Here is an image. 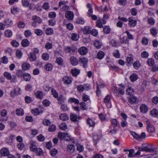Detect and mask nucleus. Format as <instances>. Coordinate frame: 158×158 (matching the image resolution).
<instances>
[{"instance_id": "1", "label": "nucleus", "mask_w": 158, "mask_h": 158, "mask_svg": "<svg viewBox=\"0 0 158 158\" xmlns=\"http://www.w3.org/2000/svg\"><path fill=\"white\" fill-rule=\"evenodd\" d=\"M130 133L135 139L139 141H141L142 139H145L146 137L145 133L144 132H142L140 135L132 131H130Z\"/></svg>"}, {"instance_id": "2", "label": "nucleus", "mask_w": 158, "mask_h": 158, "mask_svg": "<svg viewBox=\"0 0 158 158\" xmlns=\"http://www.w3.org/2000/svg\"><path fill=\"white\" fill-rule=\"evenodd\" d=\"M4 76L7 80H10L11 83H15L17 81V78L15 75H11L10 73L5 72L4 73Z\"/></svg>"}, {"instance_id": "3", "label": "nucleus", "mask_w": 158, "mask_h": 158, "mask_svg": "<svg viewBox=\"0 0 158 158\" xmlns=\"http://www.w3.org/2000/svg\"><path fill=\"white\" fill-rule=\"evenodd\" d=\"M139 103V100L138 98L135 96L129 97L128 98L127 103L128 105L138 104Z\"/></svg>"}, {"instance_id": "4", "label": "nucleus", "mask_w": 158, "mask_h": 158, "mask_svg": "<svg viewBox=\"0 0 158 158\" xmlns=\"http://www.w3.org/2000/svg\"><path fill=\"white\" fill-rule=\"evenodd\" d=\"M77 90L79 92H82L84 90H88L90 89V85L88 84L80 85L76 87Z\"/></svg>"}, {"instance_id": "5", "label": "nucleus", "mask_w": 158, "mask_h": 158, "mask_svg": "<svg viewBox=\"0 0 158 158\" xmlns=\"http://www.w3.org/2000/svg\"><path fill=\"white\" fill-rule=\"evenodd\" d=\"M58 137L60 139H64L67 141L70 140V135L66 133L59 132L58 135Z\"/></svg>"}, {"instance_id": "6", "label": "nucleus", "mask_w": 158, "mask_h": 158, "mask_svg": "<svg viewBox=\"0 0 158 158\" xmlns=\"http://www.w3.org/2000/svg\"><path fill=\"white\" fill-rule=\"evenodd\" d=\"M62 81L65 85H69L72 82L73 78L71 77L65 76L63 77Z\"/></svg>"}, {"instance_id": "7", "label": "nucleus", "mask_w": 158, "mask_h": 158, "mask_svg": "<svg viewBox=\"0 0 158 158\" xmlns=\"http://www.w3.org/2000/svg\"><path fill=\"white\" fill-rule=\"evenodd\" d=\"M79 62L83 65V66L84 68H86L87 67L88 60L85 57H80L79 58L78 62Z\"/></svg>"}, {"instance_id": "8", "label": "nucleus", "mask_w": 158, "mask_h": 158, "mask_svg": "<svg viewBox=\"0 0 158 158\" xmlns=\"http://www.w3.org/2000/svg\"><path fill=\"white\" fill-rule=\"evenodd\" d=\"M151 148H148V147L143 148L145 152H157L158 151V148L153 145H151Z\"/></svg>"}, {"instance_id": "9", "label": "nucleus", "mask_w": 158, "mask_h": 158, "mask_svg": "<svg viewBox=\"0 0 158 158\" xmlns=\"http://www.w3.org/2000/svg\"><path fill=\"white\" fill-rule=\"evenodd\" d=\"M65 17L68 20H72L73 19L74 15L72 11L67 10L65 13Z\"/></svg>"}, {"instance_id": "10", "label": "nucleus", "mask_w": 158, "mask_h": 158, "mask_svg": "<svg viewBox=\"0 0 158 158\" xmlns=\"http://www.w3.org/2000/svg\"><path fill=\"white\" fill-rule=\"evenodd\" d=\"M78 59L74 56H72L70 57V61L71 64L75 66L77 65L78 64Z\"/></svg>"}, {"instance_id": "11", "label": "nucleus", "mask_w": 158, "mask_h": 158, "mask_svg": "<svg viewBox=\"0 0 158 158\" xmlns=\"http://www.w3.org/2000/svg\"><path fill=\"white\" fill-rule=\"evenodd\" d=\"M128 24L131 27H135L137 24V21L136 20L133 19L132 17L128 18Z\"/></svg>"}, {"instance_id": "12", "label": "nucleus", "mask_w": 158, "mask_h": 158, "mask_svg": "<svg viewBox=\"0 0 158 158\" xmlns=\"http://www.w3.org/2000/svg\"><path fill=\"white\" fill-rule=\"evenodd\" d=\"M0 153L2 156H8L9 154V151L7 148H3L1 149Z\"/></svg>"}, {"instance_id": "13", "label": "nucleus", "mask_w": 158, "mask_h": 158, "mask_svg": "<svg viewBox=\"0 0 158 158\" xmlns=\"http://www.w3.org/2000/svg\"><path fill=\"white\" fill-rule=\"evenodd\" d=\"M88 52L87 48L84 47H81L78 50V53L81 55H85Z\"/></svg>"}, {"instance_id": "14", "label": "nucleus", "mask_w": 158, "mask_h": 158, "mask_svg": "<svg viewBox=\"0 0 158 158\" xmlns=\"http://www.w3.org/2000/svg\"><path fill=\"white\" fill-rule=\"evenodd\" d=\"M70 118L72 121L75 122L77 121L78 120L80 119L81 118L80 116L77 115L74 113H71L70 114Z\"/></svg>"}, {"instance_id": "15", "label": "nucleus", "mask_w": 158, "mask_h": 158, "mask_svg": "<svg viewBox=\"0 0 158 158\" xmlns=\"http://www.w3.org/2000/svg\"><path fill=\"white\" fill-rule=\"evenodd\" d=\"M148 107L145 104H142L139 107L140 112L143 114L146 113L148 112Z\"/></svg>"}, {"instance_id": "16", "label": "nucleus", "mask_w": 158, "mask_h": 158, "mask_svg": "<svg viewBox=\"0 0 158 158\" xmlns=\"http://www.w3.org/2000/svg\"><path fill=\"white\" fill-rule=\"evenodd\" d=\"M35 96L37 98L42 99L44 96L43 92L40 90L36 91L35 93Z\"/></svg>"}, {"instance_id": "17", "label": "nucleus", "mask_w": 158, "mask_h": 158, "mask_svg": "<svg viewBox=\"0 0 158 158\" xmlns=\"http://www.w3.org/2000/svg\"><path fill=\"white\" fill-rule=\"evenodd\" d=\"M65 52L66 53H72L75 52V50L73 47L69 46H66L64 48Z\"/></svg>"}, {"instance_id": "18", "label": "nucleus", "mask_w": 158, "mask_h": 158, "mask_svg": "<svg viewBox=\"0 0 158 158\" xmlns=\"http://www.w3.org/2000/svg\"><path fill=\"white\" fill-rule=\"evenodd\" d=\"M67 152L70 154L73 153L75 150L74 146L72 144L68 145L67 146Z\"/></svg>"}, {"instance_id": "19", "label": "nucleus", "mask_w": 158, "mask_h": 158, "mask_svg": "<svg viewBox=\"0 0 158 158\" xmlns=\"http://www.w3.org/2000/svg\"><path fill=\"white\" fill-rule=\"evenodd\" d=\"M80 70L74 68L71 70L70 73L73 76L76 77L80 74Z\"/></svg>"}, {"instance_id": "20", "label": "nucleus", "mask_w": 158, "mask_h": 158, "mask_svg": "<svg viewBox=\"0 0 158 158\" xmlns=\"http://www.w3.org/2000/svg\"><path fill=\"white\" fill-rule=\"evenodd\" d=\"M20 90V89L19 88L15 89L13 91H12L10 92V96L11 97H14L15 95H18L19 94Z\"/></svg>"}, {"instance_id": "21", "label": "nucleus", "mask_w": 158, "mask_h": 158, "mask_svg": "<svg viewBox=\"0 0 158 158\" xmlns=\"http://www.w3.org/2000/svg\"><path fill=\"white\" fill-rule=\"evenodd\" d=\"M32 20L35 23L40 24L42 22V19L40 17L36 15H33L32 17Z\"/></svg>"}, {"instance_id": "22", "label": "nucleus", "mask_w": 158, "mask_h": 158, "mask_svg": "<svg viewBox=\"0 0 158 158\" xmlns=\"http://www.w3.org/2000/svg\"><path fill=\"white\" fill-rule=\"evenodd\" d=\"M131 81L133 82L138 78V75L135 73H134L131 74L129 77Z\"/></svg>"}, {"instance_id": "23", "label": "nucleus", "mask_w": 158, "mask_h": 158, "mask_svg": "<svg viewBox=\"0 0 158 158\" xmlns=\"http://www.w3.org/2000/svg\"><path fill=\"white\" fill-rule=\"evenodd\" d=\"M57 100L58 101V103L59 104H62L65 102L66 100V98L63 95H61L58 97Z\"/></svg>"}, {"instance_id": "24", "label": "nucleus", "mask_w": 158, "mask_h": 158, "mask_svg": "<svg viewBox=\"0 0 158 158\" xmlns=\"http://www.w3.org/2000/svg\"><path fill=\"white\" fill-rule=\"evenodd\" d=\"M71 38L73 40L77 41L79 38V36L78 34L73 33L71 34Z\"/></svg>"}, {"instance_id": "25", "label": "nucleus", "mask_w": 158, "mask_h": 158, "mask_svg": "<svg viewBox=\"0 0 158 158\" xmlns=\"http://www.w3.org/2000/svg\"><path fill=\"white\" fill-rule=\"evenodd\" d=\"M4 23L6 26L7 27L11 26L13 24V21L10 19H6L4 21Z\"/></svg>"}, {"instance_id": "26", "label": "nucleus", "mask_w": 158, "mask_h": 158, "mask_svg": "<svg viewBox=\"0 0 158 158\" xmlns=\"http://www.w3.org/2000/svg\"><path fill=\"white\" fill-rule=\"evenodd\" d=\"M105 56V53L102 51H99L97 55V57L98 59L101 60Z\"/></svg>"}, {"instance_id": "27", "label": "nucleus", "mask_w": 158, "mask_h": 158, "mask_svg": "<svg viewBox=\"0 0 158 158\" xmlns=\"http://www.w3.org/2000/svg\"><path fill=\"white\" fill-rule=\"evenodd\" d=\"M66 21H67V20H65L63 22L64 25H65L67 29L72 30L73 29V26L72 24L71 23H68L67 24H66Z\"/></svg>"}, {"instance_id": "28", "label": "nucleus", "mask_w": 158, "mask_h": 158, "mask_svg": "<svg viewBox=\"0 0 158 158\" xmlns=\"http://www.w3.org/2000/svg\"><path fill=\"white\" fill-rule=\"evenodd\" d=\"M94 45L97 49L100 48L102 45V43L98 40H96L94 42Z\"/></svg>"}, {"instance_id": "29", "label": "nucleus", "mask_w": 158, "mask_h": 158, "mask_svg": "<svg viewBox=\"0 0 158 158\" xmlns=\"http://www.w3.org/2000/svg\"><path fill=\"white\" fill-rule=\"evenodd\" d=\"M21 44L23 47H26L29 46L30 43L26 39H24L22 40L21 42Z\"/></svg>"}, {"instance_id": "30", "label": "nucleus", "mask_w": 158, "mask_h": 158, "mask_svg": "<svg viewBox=\"0 0 158 158\" xmlns=\"http://www.w3.org/2000/svg\"><path fill=\"white\" fill-rule=\"evenodd\" d=\"M146 129L150 133L153 132L155 131L154 127L152 124L148 125Z\"/></svg>"}, {"instance_id": "31", "label": "nucleus", "mask_w": 158, "mask_h": 158, "mask_svg": "<svg viewBox=\"0 0 158 158\" xmlns=\"http://www.w3.org/2000/svg\"><path fill=\"white\" fill-rule=\"evenodd\" d=\"M60 119L63 121H66L68 119L69 116L65 113L61 114L60 115Z\"/></svg>"}, {"instance_id": "32", "label": "nucleus", "mask_w": 158, "mask_h": 158, "mask_svg": "<svg viewBox=\"0 0 158 158\" xmlns=\"http://www.w3.org/2000/svg\"><path fill=\"white\" fill-rule=\"evenodd\" d=\"M37 148L36 143L34 142H31V146L30 147V149L31 151L35 152Z\"/></svg>"}, {"instance_id": "33", "label": "nucleus", "mask_w": 158, "mask_h": 158, "mask_svg": "<svg viewBox=\"0 0 158 158\" xmlns=\"http://www.w3.org/2000/svg\"><path fill=\"white\" fill-rule=\"evenodd\" d=\"M16 114L18 116H22L24 113L23 110L21 108L17 109L16 110Z\"/></svg>"}, {"instance_id": "34", "label": "nucleus", "mask_w": 158, "mask_h": 158, "mask_svg": "<svg viewBox=\"0 0 158 158\" xmlns=\"http://www.w3.org/2000/svg\"><path fill=\"white\" fill-rule=\"evenodd\" d=\"M29 60L31 61H34L36 59V56L34 53L30 52L29 53Z\"/></svg>"}, {"instance_id": "35", "label": "nucleus", "mask_w": 158, "mask_h": 158, "mask_svg": "<svg viewBox=\"0 0 158 158\" xmlns=\"http://www.w3.org/2000/svg\"><path fill=\"white\" fill-rule=\"evenodd\" d=\"M44 69L47 71H50L52 70L53 66L52 64L48 63L45 64L44 67Z\"/></svg>"}, {"instance_id": "36", "label": "nucleus", "mask_w": 158, "mask_h": 158, "mask_svg": "<svg viewBox=\"0 0 158 158\" xmlns=\"http://www.w3.org/2000/svg\"><path fill=\"white\" fill-rule=\"evenodd\" d=\"M68 101L69 102L72 103L73 102L75 103L76 104H78L79 103V100L77 99L74 98H70L68 100Z\"/></svg>"}, {"instance_id": "37", "label": "nucleus", "mask_w": 158, "mask_h": 158, "mask_svg": "<svg viewBox=\"0 0 158 158\" xmlns=\"http://www.w3.org/2000/svg\"><path fill=\"white\" fill-rule=\"evenodd\" d=\"M91 30L89 26H87L83 29L82 30L84 34H88L90 33Z\"/></svg>"}, {"instance_id": "38", "label": "nucleus", "mask_w": 158, "mask_h": 158, "mask_svg": "<svg viewBox=\"0 0 158 158\" xmlns=\"http://www.w3.org/2000/svg\"><path fill=\"white\" fill-rule=\"evenodd\" d=\"M22 67L23 70H27L30 67V64L28 63H24L22 65Z\"/></svg>"}, {"instance_id": "39", "label": "nucleus", "mask_w": 158, "mask_h": 158, "mask_svg": "<svg viewBox=\"0 0 158 158\" xmlns=\"http://www.w3.org/2000/svg\"><path fill=\"white\" fill-rule=\"evenodd\" d=\"M134 68L136 69H138L140 66V63L138 60H136L134 62L133 64Z\"/></svg>"}, {"instance_id": "40", "label": "nucleus", "mask_w": 158, "mask_h": 158, "mask_svg": "<svg viewBox=\"0 0 158 158\" xmlns=\"http://www.w3.org/2000/svg\"><path fill=\"white\" fill-rule=\"evenodd\" d=\"M150 32L151 34L155 36L157 33V30L156 27H154L150 29Z\"/></svg>"}, {"instance_id": "41", "label": "nucleus", "mask_w": 158, "mask_h": 158, "mask_svg": "<svg viewBox=\"0 0 158 158\" xmlns=\"http://www.w3.org/2000/svg\"><path fill=\"white\" fill-rule=\"evenodd\" d=\"M45 33L47 35H51L53 34L54 31L51 28H48L45 30Z\"/></svg>"}, {"instance_id": "42", "label": "nucleus", "mask_w": 158, "mask_h": 158, "mask_svg": "<svg viewBox=\"0 0 158 158\" xmlns=\"http://www.w3.org/2000/svg\"><path fill=\"white\" fill-rule=\"evenodd\" d=\"M24 80L26 81H29L31 78L30 74L27 73H25L23 75Z\"/></svg>"}, {"instance_id": "43", "label": "nucleus", "mask_w": 158, "mask_h": 158, "mask_svg": "<svg viewBox=\"0 0 158 158\" xmlns=\"http://www.w3.org/2000/svg\"><path fill=\"white\" fill-rule=\"evenodd\" d=\"M21 3L22 6L24 7H27L30 4L29 2L27 0H22Z\"/></svg>"}, {"instance_id": "44", "label": "nucleus", "mask_w": 158, "mask_h": 158, "mask_svg": "<svg viewBox=\"0 0 158 158\" xmlns=\"http://www.w3.org/2000/svg\"><path fill=\"white\" fill-rule=\"evenodd\" d=\"M147 64L150 66H152L154 64L155 60L152 58H149L147 61Z\"/></svg>"}, {"instance_id": "45", "label": "nucleus", "mask_w": 158, "mask_h": 158, "mask_svg": "<svg viewBox=\"0 0 158 158\" xmlns=\"http://www.w3.org/2000/svg\"><path fill=\"white\" fill-rule=\"evenodd\" d=\"M34 152H35L36 155L38 156H41L43 153V150L39 148H37Z\"/></svg>"}, {"instance_id": "46", "label": "nucleus", "mask_w": 158, "mask_h": 158, "mask_svg": "<svg viewBox=\"0 0 158 158\" xmlns=\"http://www.w3.org/2000/svg\"><path fill=\"white\" fill-rule=\"evenodd\" d=\"M110 122L113 127H115L117 125L118 122L116 119H112L110 120Z\"/></svg>"}, {"instance_id": "47", "label": "nucleus", "mask_w": 158, "mask_h": 158, "mask_svg": "<svg viewBox=\"0 0 158 158\" xmlns=\"http://www.w3.org/2000/svg\"><path fill=\"white\" fill-rule=\"evenodd\" d=\"M140 56L142 58L147 59L149 56V53L146 51H143L141 53Z\"/></svg>"}, {"instance_id": "48", "label": "nucleus", "mask_w": 158, "mask_h": 158, "mask_svg": "<svg viewBox=\"0 0 158 158\" xmlns=\"http://www.w3.org/2000/svg\"><path fill=\"white\" fill-rule=\"evenodd\" d=\"M56 62L59 65H62L63 64V60L60 57H57L56 59Z\"/></svg>"}, {"instance_id": "49", "label": "nucleus", "mask_w": 158, "mask_h": 158, "mask_svg": "<svg viewBox=\"0 0 158 158\" xmlns=\"http://www.w3.org/2000/svg\"><path fill=\"white\" fill-rule=\"evenodd\" d=\"M42 58L44 60H48L49 58V55L47 53H44L42 55Z\"/></svg>"}, {"instance_id": "50", "label": "nucleus", "mask_w": 158, "mask_h": 158, "mask_svg": "<svg viewBox=\"0 0 158 158\" xmlns=\"http://www.w3.org/2000/svg\"><path fill=\"white\" fill-rule=\"evenodd\" d=\"M5 34L6 37L8 38L10 37L12 35V33L10 30H7L6 31Z\"/></svg>"}, {"instance_id": "51", "label": "nucleus", "mask_w": 158, "mask_h": 158, "mask_svg": "<svg viewBox=\"0 0 158 158\" xmlns=\"http://www.w3.org/2000/svg\"><path fill=\"white\" fill-rule=\"evenodd\" d=\"M110 44L112 46L114 47H116L118 46V43L115 40L112 39L110 41Z\"/></svg>"}, {"instance_id": "52", "label": "nucleus", "mask_w": 158, "mask_h": 158, "mask_svg": "<svg viewBox=\"0 0 158 158\" xmlns=\"http://www.w3.org/2000/svg\"><path fill=\"white\" fill-rule=\"evenodd\" d=\"M41 110H39L38 108H36L34 110H31L32 113L35 115H39L40 113Z\"/></svg>"}, {"instance_id": "53", "label": "nucleus", "mask_w": 158, "mask_h": 158, "mask_svg": "<svg viewBox=\"0 0 158 158\" xmlns=\"http://www.w3.org/2000/svg\"><path fill=\"white\" fill-rule=\"evenodd\" d=\"M35 33L38 36H41L43 34V31L40 29H36L35 31Z\"/></svg>"}, {"instance_id": "54", "label": "nucleus", "mask_w": 158, "mask_h": 158, "mask_svg": "<svg viewBox=\"0 0 158 158\" xmlns=\"http://www.w3.org/2000/svg\"><path fill=\"white\" fill-rule=\"evenodd\" d=\"M58 153L57 150L55 148H53L50 151V154L52 156H55Z\"/></svg>"}, {"instance_id": "55", "label": "nucleus", "mask_w": 158, "mask_h": 158, "mask_svg": "<svg viewBox=\"0 0 158 158\" xmlns=\"http://www.w3.org/2000/svg\"><path fill=\"white\" fill-rule=\"evenodd\" d=\"M151 114L154 117H156L158 116V110L156 109H153L151 111Z\"/></svg>"}, {"instance_id": "56", "label": "nucleus", "mask_w": 158, "mask_h": 158, "mask_svg": "<svg viewBox=\"0 0 158 158\" xmlns=\"http://www.w3.org/2000/svg\"><path fill=\"white\" fill-rule=\"evenodd\" d=\"M148 24L151 25H153L155 23V20L152 17L149 18L148 19Z\"/></svg>"}, {"instance_id": "57", "label": "nucleus", "mask_w": 158, "mask_h": 158, "mask_svg": "<svg viewBox=\"0 0 158 158\" xmlns=\"http://www.w3.org/2000/svg\"><path fill=\"white\" fill-rule=\"evenodd\" d=\"M19 8L16 7L14 6L11 8V12L13 14H15L19 11Z\"/></svg>"}, {"instance_id": "58", "label": "nucleus", "mask_w": 158, "mask_h": 158, "mask_svg": "<svg viewBox=\"0 0 158 158\" xmlns=\"http://www.w3.org/2000/svg\"><path fill=\"white\" fill-rule=\"evenodd\" d=\"M133 92V89L131 87L128 88L126 90L127 94L129 95H131Z\"/></svg>"}, {"instance_id": "59", "label": "nucleus", "mask_w": 158, "mask_h": 158, "mask_svg": "<svg viewBox=\"0 0 158 158\" xmlns=\"http://www.w3.org/2000/svg\"><path fill=\"white\" fill-rule=\"evenodd\" d=\"M103 30L104 32L106 34H108L110 32V30L109 27L107 26H105L103 28Z\"/></svg>"}, {"instance_id": "60", "label": "nucleus", "mask_w": 158, "mask_h": 158, "mask_svg": "<svg viewBox=\"0 0 158 158\" xmlns=\"http://www.w3.org/2000/svg\"><path fill=\"white\" fill-rule=\"evenodd\" d=\"M56 126L55 125L52 124L49 126L48 130L49 131H54L56 130Z\"/></svg>"}, {"instance_id": "61", "label": "nucleus", "mask_w": 158, "mask_h": 158, "mask_svg": "<svg viewBox=\"0 0 158 158\" xmlns=\"http://www.w3.org/2000/svg\"><path fill=\"white\" fill-rule=\"evenodd\" d=\"M151 71L154 73L158 71V65L154 64L152 65Z\"/></svg>"}, {"instance_id": "62", "label": "nucleus", "mask_w": 158, "mask_h": 158, "mask_svg": "<svg viewBox=\"0 0 158 158\" xmlns=\"http://www.w3.org/2000/svg\"><path fill=\"white\" fill-rule=\"evenodd\" d=\"M18 148L20 150H23L25 148V145L22 143H19L17 145Z\"/></svg>"}, {"instance_id": "63", "label": "nucleus", "mask_w": 158, "mask_h": 158, "mask_svg": "<svg viewBox=\"0 0 158 158\" xmlns=\"http://www.w3.org/2000/svg\"><path fill=\"white\" fill-rule=\"evenodd\" d=\"M23 55V53L21 51L19 50H17L16 51V55L17 57L19 59H20Z\"/></svg>"}, {"instance_id": "64", "label": "nucleus", "mask_w": 158, "mask_h": 158, "mask_svg": "<svg viewBox=\"0 0 158 158\" xmlns=\"http://www.w3.org/2000/svg\"><path fill=\"white\" fill-rule=\"evenodd\" d=\"M42 103L44 106H48L50 104L51 102L48 100L47 99H45L43 101Z\"/></svg>"}]
</instances>
